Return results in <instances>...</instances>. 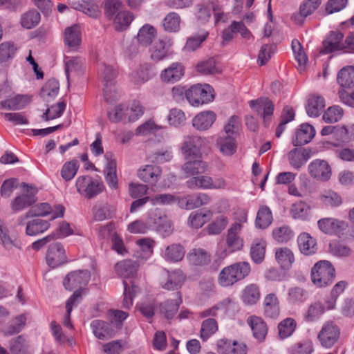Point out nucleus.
Wrapping results in <instances>:
<instances>
[{"label":"nucleus","instance_id":"1","mask_svg":"<svg viewBox=\"0 0 354 354\" xmlns=\"http://www.w3.org/2000/svg\"><path fill=\"white\" fill-rule=\"evenodd\" d=\"M250 272L247 262H239L225 267L220 272L218 283L222 287H229L243 279Z\"/></svg>","mask_w":354,"mask_h":354},{"label":"nucleus","instance_id":"2","mask_svg":"<svg viewBox=\"0 0 354 354\" xmlns=\"http://www.w3.org/2000/svg\"><path fill=\"white\" fill-rule=\"evenodd\" d=\"M248 216L245 212H242L240 216L235 218L227 230L225 242L226 251L232 253L241 250L243 247V239L240 234L243 229V224L247 222Z\"/></svg>","mask_w":354,"mask_h":354},{"label":"nucleus","instance_id":"3","mask_svg":"<svg viewBox=\"0 0 354 354\" xmlns=\"http://www.w3.org/2000/svg\"><path fill=\"white\" fill-rule=\"evenodd\" d=\"M335 277V269L328 261H318L311 270L312 282L317 287L330 284Z\"/></svg>","mask_w":354,"mask_h":354},{"label":"nucleus","instance_id":"4","mask_svg":"<svg viewBox=\"0 0 354 354\" xmlns=\"http://www.w3.org/2000/svg\"><path fill=\"white\" fill-rule=\"evenodd\" d=\"M319 229L326 234L354 236V227L348 223L335 218H323L318 221Z\"/></svg>","mask_w":354,"mask_h":354},{"label":"nucleus","instance_id":"5","mask_svg":"<svg viewBox=\"0 0 354 354\" xmlns=\"http://www.w3.org/2000/svg\"><path fill=\"white\" fill-rule=\"evenodd\" d=\"M21 187L24 189V193L15 196L10 202V207L13 212H21L32 206L37 200V187L26 183H22Z\"/></svg>","mask_w":354,"mask_h":354},{"label":"nucleus","instance_id":"6","mask_svg":"<svg viewBox=\"0 0 354 354\" xmlns=\"http://www.w3.org/2000/svg\"><path fill=\"white\" fill-rule=\"evenodd\" d=\"M213 88L209 84H196L185 91V97L192 106H199L214 99Z\"/></svg>","mask_w":354,"mask_h":354},{"label":"nucleus","instance_id":"7","mask_svg":"<svg viewBox=\"0 0 354 354\" xmlns=\"http://www.w3.org/2000/svg\"><path fill=\"white\" fill-rule=\"evenodd\" d=\"M75 186L77 192L87 198L97 196L104 189L102 181L94 180L88 175L79 176L76 180Z\"/></svg>","mask_w":354,"mask_h":354},{"label":"nucleus","instance_id":"8","mask_svg":"<svg viewBox=\"0 0 354 354\" xmlns=\"http://www.w3.org/2000/svg\"><path fill=\"white\" fill-rule=\"evenodd\" d=\"M208 143L205 137L187 136L182 142L181 151L185 158H201V149L206 147Z\"/></svg>","mask_w":354,"mask_h":354},{"label":"nucleus","instance_id":"9","mask_svg":"<svg viewBox=\"0 0 354 354\" xmlns=\"http://www.w3.org/2000/svg\"><path fill=\"white\" fill-rule=\"evenodd\" d=\"M339 336V327L333 322H327L319 332L317 339L323 347L330 348L338 341Z\"/></svg>","mask_w":354,"mask_h":354},{"label":"nucleus","instance_id":"10","mask_svg":"<svg viewBox=\"0 0 354 354\" xmlns=\"http://www.w3.org/2000/svg\"><path fill=\"white\" fill-rule=\"evenodd\" d=\"M65 208L62 205H58L55 207L53 210L50 205L47 203H42L35 205L32 209L26 213L25 216L29 218L32 216H45L48 214H52L51 220H54L59 217L64 216Z\"/></svg>","mask_w":354,"mask_h":354},{"label":"nucleus","instance_id":"11","mask_svg":"<svg viewBox=\"0 0 354 354\" xmlns=\"http://www.w3.org/2000/svg\"><path fill=\"white\" fill-rule=\"evenodd\" d=\"M308 171L312 178L322 182L328 180L332 175L328 162L321 159L313 160L308 166Z\"/></svg>","mask_w":354,"mask_h":354},{"label":"nucleus","instance_id":"12","mask_svg":"<svg viewBox=\"0 0 354 354\" xmlns=\"http://www.w3.org/2000/svg\"><path fill=\"white\" fill-rule=\"evenodd\" d=\"M91 278L90 272L87 270H76L70 272L64 279L63 284L66 289L72 290L79 288L77 291L81 293V288L86 286Z\"/></svg>","mask_w":354,"mask_h":354},{"label":"nucleus","instance_id":"13","mask_svg":"<svg viewBox=\"0 0 354 354\" xmlns=\"http://www.w3.org/2000/svg\"><path fill=\"white\" fill-rule=\"evenodd\" d=\"M46 260L48 266L53 268L65 263L67 257L64 246L58 242L50 245L46 252Z\"/></svg>","mask_w":354,"mask_h":354},{"label":"nucleus","instance_id":"14","mask_svg":"<svg viewBox=\"0 0 354 354\" xmlns=\"http://www.w3.org/2000/svg\"><path fill=\"white\" fill-rule=\"evenodd\" d=\"M185 279V276L179 269L173 271L165 272L160 279V285L162 288L167 290H174L180 288Z\"/></svg>","mask_w":354,"mask_h":354},{"label":"nucleus","instance_id":"15","mask_svg":"<svg viewBox=\"0 0 354 354\" xmlns=\"http://www.w3.org/2000/svg\"><path fill=\"white\" fill-rule=\"evenodd\" d=\"M216 348L219 354H247V346L244 343L229 339H218Z\"/></svg>","mask_w":354,"mask_h":354},{"label":"nucleus","instance_id":"16","mask_svg":"<svg viewBox=\"0 0 354 354\" xmlns=\"http://www.w3.org/2000/svg\"><path fill=\"white\" fill-rule=\"evenodd\" d=\"M172 44L171 39L167 37L156 41L149 48L151 59L159 62L166 58L169 55V50Z\"/></svg>","mask_w":354,"mask_h":354},{"label":"nucleus","instance_id":"17","mask_svg":"<svg viewBox=\"0 0 354 354\" xmlns=\"http://www.w3.org/2000/svg\"><path fill=\"white\" fill-rule=\"evenodd\" d=\"M186 162L182 165L181 171L185 177L196 176L203 174L207 167L205 162L201 158H185Z\"/></svg>","mask_w":354,"mask_h":354},{"label":"nucleus","instance_id":"18","mask_svg":"<svg viewBox=\"0 0 354 354\" xmlns=\"http://www.w3.org/2000/svg\"><path fill=\"white\" fill-rule=\"evenodd\" d=\"M105 158L107 160L104 170L105 180L111 189H117L118 180L116 174V161L113 158L111 153H106Z\"/></svg>","mask_w":354,"mask_h":354},{"label":"nucleus","instance_id":"19","mask_svg":"<svg viewBox=\"0 0 354 354\" xmlns=\"http://www.w3.org/2000/svg\"><path fill=\"white\" fill-rule=\"evenodd\" d=\"M153 75L151 65L144 63L135 68L130 73L129 77L134 84L140 85L149 81Z\"/></svg>","mask_w":354,"mask_h":354},{"label":"nucleus","instance_id":"20","mask_svg":"<svg viewBox=\"0 0 354 354\" xmlns=\"http://www.w3.org/2000/svg\"><path fill=\"white\" fill-rule=\"evenodd\" d=\"M344 35L340 32H332L323 41V48L321 53L328 54L332 52L343 50L344 44L342 42Z\"/></svg>","mask_w":354,"mask_h":354},{"label":"nucleus","instance_id":"21","mask_svg":"<svg viewBox=\"0 0 354 354\" xmlns=\"http://www.w3.org/2000/svg\"><path fill=\"white\" fill-rule=\"evenodd\" d=\"M287 157L290 165L299 170L310 158V151L307 149L295 148L288 152Z\"/></svg>","mask_w":354,"mask_h":354},{"label":"nucleus","instance_id":"22","mask_svg":"<svg viewBox=\"0 0 354 354\" xmlns=\"http://www.w3.org/2000/svg\"><path fill=\"white\" fill-rule=\"evenodd\" d=\"M162 170L160 167L152 165H146L141 167L137 172L138 178L143 182L154 184L160 177Z\"/></svg>","mask_w":354,"mask_h":354},{"label":"nucleus","instance_id":"23","mask_svg":"<svg viewBox=\"0 0 354 354\" xmlns=\"http://www.w3.org/2000/svg\"><path fill=\"white\" fill-rule=\"evenodd\" d=\"M322 0H306L299 8V12L294 14L292 19L297 24H302L304 19L312 15L321 4Z\"/></svg>","mask_w":354,"mask_h":354},{"label":"nucleus","instance_id":"24","mask_svg":"<svg viewBox=\"0 0 354 354\" xmlns=\"http://www.w3.org/2000/svg\"><path fill=\"white\" fill-rule=\"evenodd\" d=\"M216 115L212 111H205L197 114L192 120V126L198 131H205L209 129L214 121Z\"/></svg>","mask_w":354,"mask_h":354},{"label":"nucleus","instance_id":"25","mask_svg":"<svg viewBox=\"0 0 354 354\" xmlns=\"http://www.w3.org/2000/svg\"><path fill=\"white\" fill-rule=\"evenodd\" d=\"M216 147L224 156H232L236 151V138L232 136L220 135L216 141Z\"/></svg>","mask_w":354,"mask_h":354},{"label":"nucleus","instance_id":"26","mask_svg":"<svg viewBox=\"0 0 354 354\" xmlns=\"http://www.w3.org/2000/svg\"><path fill=\"white\" fill-rule=\"evenodd\" d=\"M189 264L195 266H204L211 262V254L203 248H194L187 255Z\"/></svg>","mask_w":354,"mask_h":354},{"label":"nucleus","instance_id":"27","mask_svg":"<svg viewBox=\"0 0 354 354\" xmlns=\"http://www.w3.org/2000/svg\"><path fill=\"white\" fill-rule=\"evenodd\" d=\"M184 75V68L180 63H172L160 74L161 80L167 83H175L180 80Z\"/></svg>","mask_w":354,"mask_h":354},{"label":"nucleus","instance_id":"28","mask_svg":"<svg viewBox=\"0 0 354 354\" xmlns=\"http://www.w3.org/2000/svg\"><path fill=\"white\" fill-rule=\"evenodd\" d=\"M247 323L250 326L253 337L259 342H263L268 333V326L266 322L257 316L248 317Z\"/></svg>","mask_w":354,"mask_h":354},{"label":"nucleus","instance_id":"29","mask_svg":"<svg viewBox=\"0 0 354 354\" xmlns=\"http://www.w3.org/2000/svg\"><path fill=\"white\" fill-rule=\"evenodd\" d=\"M298 247L300 252L304 255H311L317 250L316 239L308 233H301L297 238Z\"/></svg>","mask_w":354,"mask_h":354},{"label":"nucleus","instance_id":"30","mask_svg":"<svg viewBox=\"0 0 354 354\" xmlns=\"http://www.w3.org/2000/svg\"><path fill=\"white\" fill-rule=\"evenodd\" d=\"M93 219L103 221L111 218L115 214V208L106 202H97L93 207Z\"/></svg>","mask_w":354,"mask_h":354},{"label":"nucleus","instance_id":"31","mask_svg":"<svg viewBox=\"0 0 354 354\" xmlns=\"http://www.w3.org/2000/svg\"><path fill=\"white\" fill-rule=\"evenodd\" d=\"M93 335L99 339L106 340L115 335L111 325L102 320H94L91 324Z\"/></svg>","mask_w":354,"mask_h":354},{"label":"nucleus","instance_id":"32","mask_svg":"<svg viewBox=\"0 0 354 354\" xmlns=\"http://www.w3.org/2000/svg\"><path fill=\"white\" fill-rule=\"evenodd\" d=\"M314 127L308 124H302L299 129L296 132L295 138L292 140L294 146H301L308 143L315 136Z\"/></svg>","mask_w":354,"mask_h":354},{"label":"nucleus","instance_id":"33","mask_svg":"<svg viewBox=\"0 0 354 354\" xmlns=\"http://www.w3.org/2000/svg\"><path fill=\"white\" fill-rule=\"evenodd\" d=\"M30 102L27 96L15 95L0 102V109L20 110L24 109Z\"/></svg>","mask_w":354,"mask_h":354},{"label":"nucleus","instance_id":"34","mask_svg":"<svg viewBox=\"0 0 354 354\" xmlns=\"http://www.w3.org/2000/svg\"><path fill=\"white\" fill-rule=\"evenodd\" d=\"M138 264L130 259L118 262L114 270L118 276L122 278H131L137 272Z\"/></svg>","mask_w":354,"mask_h":354},{"label":"nucleus","instance_id":"35","mask_svg":"<svg viewBox=\"0 0 354 354\" xmlns=\"http://www.w3.org/2000/svg\"><path fill=\"white\" fill-rule=\"evenodd\" d=\"M251 109L261 118L271 115L273 113V104L268 98H259L250 102Z\"/></svg>","mask_w":354,"mask_h":354},{"label":"nucleus","instance_id":"36","mask_svg":"<svg viewBox=\"0 0 354 354\" xmlns=\"http://www.w3.org/2000/svg\"><path fill=\"white\" fill-rule=\"evenodd\" d=\"M64 42L72 50H77L81 43V33L78 26L74 25L65 29Z\"/></svg>","mask_w":354,"mask_h":354},{"label":"nucleus","instance_id":"37","mask_svg":"<svg viewBox=\"0 0 354 354\" xmlns=\"http://www.w3.org/2000/svg\"><path fill=\"white\" fill-rule=\"evenodd\" d=\"M325 100L319 95H312L306 106V113L310 117H318L325 107Z\"/></svg>","mask_w":354,"mask_h":354},{"label":"nucleus","instance_id":"38","mask_svg":"<svg viewBox=\"0 0 354 354\" xmlns=\"http://www.w3.org/2000/svg\"><path fill=\"white\" fill-rule=\"evenodd\" d=\"M265 315L270 318H275L279 314V302L274 293L267 295L263 301Z\"/></svg>","mask_w":354,"mask_h":354},{"label":"nucleus","instance_id":"39","mask_svg":"<svg viewBox=\"0 0 354 354\" xmlns=\"http://www.w3.org/2000/svg\"><path fill=\"white\" fill-rule=\"evenodd\" d=\"M185 253V251L183 245L174 243L166 248L162 257L168 262L176 263L183 259Z\"/></svg>","mask_w":354,"mask_h":354},{"label":"nucleus","instance_id":"40","mask_svg":"<svg viewBox=\"0 0 354 354\" xmlns=\"http://www.w3.org/2000/svg\"><path fill=\"white\" fill-rule=\"evenodd\" d=\"M84 67V61L80 57H68L65 61V73L68 81L71 75L79 76L82 74Z\"/></svg>","mask_w":354,"mask_h":354},{"label":"nucleus","instance_id":"41","mask_svg":"<svg viewBox=\"0 0 354 354\" xmlns=\"http://www.w3.org/2000/svg\"><path fill=\"white\" fill-rule=\"evenodd\" d=\"M337 82L341 87H354V66H347L342 68L337 74Z\"/></svg>","mask_w":354,"mask_h":354},{"label":"nucleus","instance_id":"42","mask_svg":"<svg viewBox=\"0 0 354 354\" xmlns=\"http://www.w3.org/2000/svg\"><path fill=\"white\" fill-rule=\"evenodd\" d=\"M49 227L48 221L37 218L27 223L26 234L28 236H36L46 232Z\"/></svg>","mask_w":354,"mask_h":354},{"label":"nucleus","instance_id":"43","mask_svg":"<svg viewBox=\"0 0 354 354\" xmlns=\"http://www.w3.org/2000/svg\"><path fill=\"white\" fill-rule=\"evenodd\" d=\"M133 19L132 12L129 10H122L118 12L112 20L115 29L118 31H123L127 29Z\"/></svg>","mask_w":354,"mask_h":354},{"label":"nucleus","instance_id":"44","mask_svg":"<svg viewBox=\"0 0 354 354\" xmlns=\"http://www.w3.org/2000/svg\"><path fill=\"white\" fill-rule=\"evenodd\" d=\"M275 259L281 268L284 269H288L295 261L292 252L288 248L276 249Z\"/></svg>","mask_w":354,"mask_h":354},{"label":"nucleus","instance_id":"45","mask_svg":"<svg viewBox=\"0 0 354 354\" xmlns=\"http://www.w3.org/2000/svg\"><path fill=\"white\" fill-rule=\"evenodd\" d=\"M59 89L58 81L55 79L49 80L41 88V96L45 101L50 102L57 95Z\"/></svg>","mask_w":354,"mask_h":354},{"label":"nucleus","instance_id":"46","mask_svg":"<svg viewBox=\"0 0 354 354\" xmlns=\"http://www.w3.org/2000/svg\"><path fill=\"white\" fill-rule=\"evenodd\" d=\"M212 177L205 175H196L186 181L187 187L190 189H209Z\"/></svg>","mask_w":354,"mask_h":354},{"label":"nucleus","instance_id":"47","mask_svg":"<svg viewBox=\"0 0 354 354\" xmlns=\"http://www.w3.org/2000/svg\"><path fill=\"white\" fill-rule=\"evenodd\" d=\"M156 35V30L153 26L149 24L144 25L138 31L137 39L142 46H148L151 44Z\"/></svg>","mask_w":354,"mask_h":354},{"label":"nucleus","instance_id":"48","mask_svg":"<svg viewBox=\"0 0 354 354\" xmlns=\"http://www.w3.org/2000/svg\"><path fill=\"white\" fill-rule=\"evenodd\" d=\"M266 243L261 239L255 240L251 245L250 255L255 263H261L265 257Z\"/></svg>","mask_w":354,"mask_h":354},{"label":"nucleus","instance_id":"49","mask_svg":"<svg viewBox=\"0 0 354 354\" xmlns=\"http://www.w3.org/2000/svg\"><path fill=\"white\" fill-rule=\"evenodd\" d=\"M259 289L255 284L247 286L242 292L241 299L245 304H255L259 301Z\"/></svg>","mask_w":354,"mask_h":354},{"label":"nucleus","instance_id":"50","mask_svg":"<svg viewBox=\"0 0 354 354\" xmlns=\"http://www.w3.org/2000/svg\"><path fill=\"white\" fill-rule=\"evenodd\" d=\"M181 18L180 15L174 12L167 14L163 19L162 25L164 29L169 32H176L180 28Z\"/></svg>","mask_w":354,"mask_h":354},{"label":"nucleus","instance_id":"51","mask_svg":"<svg viewBox=\"0 0 354 354\" xmlns=\"http://www.w3.org/2000/svg\"><path fill=\"white\" fill-rule=\"evenodd\" d=\"M272 221V214L270 209L267 206H262L259 208L255 224L260 229H266Z\"/></svg>","mask_w":354,"mask_h":354},{"label":"nucleus","instance_id":"52","mask_svg":"<svg viewBox=\"0 0 354 354\" xmlns=\"http://www.w3.org/2000/svg\"><path fill=\"white\" fill-rule=\"evenodd\" d=\"M218 330V323L215 319L208 318L201 324L200 337L203 341L207 340Z\"/></svg>","mask_w":354,"mask_h":354},{"label":"nucleus","instance_id":"53","mask_svg":"<svg viewBox=\"0 0 354 354\" xmlns=\"http://www.w3.org/2000/svg\"><path fill=\"white\" fill-rule=\"evenodd\" d=\"M78 161L73 159L66 162L62 167L60 175L65 181L71 180L76 175L79 169Z\"/></svg>","mask_w":354,"mask_h":354},{"label":"nucleus","instance_id":"54","mask_svg":"<svg viewBox=\"0 0 354 354\" xmlns=\"http://www.w3.org/2000/svg\"><path fill=\"white\" fill-rule=\"evenodd\" d=\"M208 32L203 30L197 35L187 39L183 50L187 52H193L201 46V44L207 39Z\"/></svg>","mask_w":354,"mask_h":354},{"label":"nucleus","instance_id":"55","mask_svg":"<svg viewBox=\"0 0 354 354\" xmlns=\"http://www.w3.org/2000/svg\"><path fill=\"white\" fill-rule=\"evenodd\" d=\"M182 299L180 296H178V300L175 302L170 300L165 301L160 306L161 313H162L167 319L173 318L178 311Z\"/></svg>","mask_w":354,"mask_h":354},{"label":"nucleus","instance_id":"56","mask_svg":"<svg viewBox=\"0 0 354 354\" xmlns=\"http://www.w3.org/2000/svg\"><path fill=\"white\" fill-rule=\"evenodd\" d=\"M227 224V217L225 215H220L212 223L209 224L205 230L209 234L217 235L226 227Z\"/></svg>","mask_w":354,"mask_h":354},{"label":"nucleus","instance_id":"57","mask_svg":"<svg viewBox=\"0 0 354 354\" xmlns=\"http://www.w3.org/2000/svg\"><path fill=\"white\" fill-rule=\"evenodd\" d=\"M273 239L279 243H286L293 237V232L288 225L276 227L272 231Z\"/></svg>","mask_w":354,"mask_h":354},{"label":"nucleus","instance_id":"58","mask_svg":"<svg viewBox=\"0 0 354 354\" xmlns=\"http://www.w3.org/2000/svg\"><path fill=\"white\" fill-rule=\"evenodd\" d=\"M297 326L295 320L292 318H286L278 325L279 335L281 339H285L294 333Z\"/></svg>","mask_w":354,"mask_h":354},{"label":"nucleus","instance_id":"59","mask_svg":"<svg viewBox=\"0 0 354 354\" xmlns=\"http://www.w3.org/2000/svg\"><path fill=\"white\" fill-rule=\"evenodd\" d=\"M40 21V14L35 10H29L21 17V26L27 29L35 27Z\"/></svg>","mask_w":354,"mask_h":354},{"label":"nucleus","instance_id":"60","mask_svg":"<svg viewBox=\"0 0 354 354\" xmlns=\"http://www.w3.org/2000/svg\"><path fill=\"white\" fill-rule=\"evenodd\" d=\"M325 308L321 301L311 304L306 313L305 319L308 322H314L318 319L324 313Z\"/></svg>","mask_w":354,"mask_h":354},{"label":"nucleus","instance_id":"61","mask_svg":"<svg viewBox=\"0 0 354 354\" xmlns=\"http://www.w3.org/2000/svg\"><path fill=\"white\" fill-rule=\"evenodd\" d=\"M313 351V344L310 339L299 342L289 349L290 354H312Z\"/></svg>","mask_w":354,"mask_h":354},{"label":"nucleus","instance_id":"62","mask_svg":"<svg viewBox=\"0 0 354 354\" xmlns=\"http://www.w3.org/2000/svg\"><path fill=\"white\" fill-rule=\"evenodd\" d=\"M66 103L59 102L48 108L44 113L42 118L44 120H53L59 118L66 109Z\"/></svg>","mask_w":354,"mask_h":354},{"label":"nucleus","instance_id":"63","mask_svg":"<svg viewBox=\"0 0 354 354\" xmlns=\"http://www.w3.org/2000/svg\"><path fill=\"white\" fill-rule=\"evenodd\" d=\"M343 109L339 106L329 107L323 115V120L328 123L339 121L343 116Z\"/></svg>","mask_w":354,"mask_h":354},{"label":"nucleus","instance_id":"64","mask_svg":"<svg viewBox=\"0 0 354 354\" xmlns=\"http://www.w3.org/2000/svg\"><path fill=\"white\" fill-rule=\"evenodd\" d=\"M9 348L12 354H23L27 348L26 339L21 335L12 339L9 342Z\"/></svg>","mask_w":354,"mask_h":354}]
</instances>
